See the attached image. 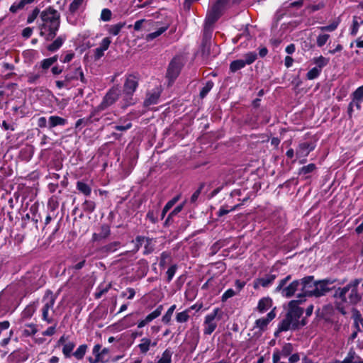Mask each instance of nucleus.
Listing matches in <instances>:
<instances>
[{
    "label": "nucleus",
    "instance_id": "1",
    "mask_svg": "<svg viewBox=\"0 0 363 363\" xmlns=\"http://www.w3.org/2000/svg\"><path fill=\"white\" fill-rule=\"evenodd\" d=\"M361 281L362 279H354L343 287H334L335 291L333 296L335 298L334 306L342 315L347 314L345 309L347 304L356 306L362 301V294L358 290Z\"/></svg>",
    "mask_w": 363,
    "mask_h": 363
},
{
    "label": "nucleus",
    "instance_id": "2",
    "mask_svg": "<svg viewBox=\"0 0 363 363\" xmlns=\"http://www.w3.org/2000/svg\"><path fill=\"white\" fill-rule=\"evenodd\" d=\"M42 23L39 25L40 35L46 41L52 40L60 29V13L52 6L47 7L40 13Z\"/></svg>",
    "mask_w": 363,
    "mask_h": 363
},
{
    "label": "nucleus",
    "instance_id": "3",
    "mask_svg": "<svg viewBox=\"0 0 363 363\" xmlns=\"http://www.w3.org/2000/svg\"><path fill=\"white\" fill-rule=\"evenodd\" d=\"M139 84V77L135 74L127 76L123 84V100L125 101V107L135 104L133 96L136 91Z\"/></svg>",
    "mask_w": 363,
    "mask_h": 363
},
{
    "label": "nucleus",
    "instance_id": "4",
    "mask_svg": "<svg viewBox=\"0 0 363 363\" xmlns=\"http://www.w3.org/2000/svg\"><path fill=\"white\" fill-rule=\"evenodd\" d=\"M121 91L118 87L113 86L108 90L103 97L101 102L94 109L101 114V112L114 104L119 99Z\"/></svg>",
    "mask_w": 363,
    "mask_h": 363
},
{
    "label": "nucleus",
    "instance_id": "5",
    "mask_svg": "<svg viewBox=\"0 0 363 363\" xmlns=\"http://www.w3.org/2000/svg\"><path fill=\"white\" fill-rule=\"evenodd\" d=\"M223 314V313L220 308H215L211 313L205 316L203 321V334L205 335H211L214 332L217 328V323L214 320L215 319L220 320Z\"/></svg>",
    "mask_w": 363,
    "mask_h": 363
},
{
    "label": "nucleus",
    "instance_id": "6",
    "mask_svg": "<svg viewBox=\"0 0 363 363\" xmlns=\"http://www.w3.org/2000/svg\"><path fill=\"white\" fill-rule=\"evenodd\" d=\"M244 59H238L230 62L229 65L230 73H235L243 69L246 65H252L257 59V54L255 51L248 52L243 55Z\"/></svg>",
    "mask_w": 363,
    "mask_h": 363
},
{
    "label": "nucleus",
    "instance_id": "7",
    "mask_svg": "<svg viewBox=\"0 0 363 363\" xmlns=\"http://www.w3.org/2000/svg\"><path fill=\"white\" fill-rule=\"evenodd\" d=\"M315 288V280L314 276L308 275L300 279V293L297 295L298 298L306 299V297L314 296L313 291Z\"/></svg>",
    "mask_w": 363,
    "mask_h": 363
},
{
    "label": "nucleus",
    "instance_id": "8",
    "mask_svg": "<svg viewBox=\"0 0 363 363\" xmlns=\"http://www.w3.org/2000/svg\"><path fill=\"white\" fill-rule=\"evenodd\" d=\"M228 0H217L211 6L206 17V23L214 24L222 16Z\"/></svg>",
    "mask_w": 363,
    "mask_h": 363
},
{
    "label": "nucleus",
    "instance_id": "9",
    "mask_svg": "<svg viewBox=\"0 0 363 363\" xmlns=\"http://www.w3.org/2000/svg\"><path fill=\"white\" fill-rule=\"evenodd\" d=\"M306 299L298 298L296 300H292L289 303V311L286 314H289L292 318V320H297L299 319L303 313V308L300 307L298 305L304 302Z\"/></svg>",
    "mask_w": 363,
    "mask_h": 363
},
{
    "label": "nucleus",
    "instance_id": "10",
    "mask_svg": "<svg viewBox=\"0 0 363 363\" xmlns=\"http://www.w3.org/2000/svg\"><path fill=\"white\" fill-rule=\"evenodd\" d=\"M181 69L182 65L179 59L174 57L168 65L166 77L169 81L174 82L180 74Z\"/></svg>",
    "mask_w": 363,
    "mask_h": 363
},
{
    "label": "nucleus",
    "instance_id": "11",
    "mask_svg": "<svg viewBox=\"0 0 363 363\" xmlns=\"http://www.w3.org/2000/svg\"><path fill=\"white\" fill-rule=\"evenodd\" d=\"M334 281V280L328 278L315 281V288L313 291L314 296L318 298L325 295L326 293L332 290V289L329 288L328 286L333 284Z\"/></svg>",
    "mask_w": 363,
    "mask_h": 363
},
{
    "label": "nucleus",
    "instance_id": "12",
    "mask_svg": "<svg viewBox=\"0 0 363 363\" xmlns=\"http://www.w3.org/2000/svg\"><path fill=\"white\" fill-rule=\"evenodd\" d=\"M100 118L101 114H99L94 108H93L89 116L79 118L76 121L75 128H82V127L89 125L94 122H98Z\"/></svg>",
    "mask_w": 363,
    "mask_h": 363
},
{
    "label": "nucleus",
    "instance_id": "13",
    "mask_svg": "<svg viewBox=\"0 0 363 363\" xmlns=\"http://www.w3.org/2000/svg\"><path fill=\"white\" fill-rule=\"evenodd\" d=\"M298 290H300V279H296L291 281L288 286L285 285L283 286L281 290H276V291L280 292L284 297L290 298Z\"/></svg>",
    "mask_w": 363,
    "mask_h": 363
},
{
    "label": "nucleus",
    "instance_id": "14",
    "mask_svg": "<svg viewBox=\"0 0 363 363\" xmlns=\"http://www.w3.org/2000/svg\"><path fill=\"white\" fill-rule=\"evenodd\" d=\"M92 354L101 360L100 363H107L109 362V350L106 347L101 349L100 344H96L92 349Z\"/></svg>",
    "mask_w": 363,
    "mask_h": 363
},
{
    "label": "nucleus",
    "instance_id": "15",
    "mask_svg": "<svg viewBox=\"0 0 363 363\" xmlns=\"http://www.w3.org/2000/svg\"><path fill=\"white\" fill-rule=\"evenodd\" d=\"M276 317L275 308L269 312L266 317L261 318L256 320L255 324V327L258 328L260 330H265L268 324Z\"/></svg>",
    "mask_w": 363,
    "mask_h": 363
},
{
    "label": "nucleus",
    "instance_id": "16",
    "mask_svg": "<svg viewBox=\"0 0 363 363\" xmlns=\"http://www.w3.org/2000/svg\"><path fill=\"white\" fill-rule=\"evenodd\" d=\"M162 310H163V306L162 305L158 306L157 308L155 311H153L152 313L148 314L145 318V319L138 322V328H142L145 325H146L147 323H150L151 321H152L153 320H155V318L159 317L161 315Z\"/></svg>",
    "mask_w": 363,
    "mask_h": 363
},
{
    "label": "nucleus",
    "instance_id": "17",
    "mask_svg": "<svg viewBox=\"0 0 363 363\" xmlns=\"http://www.w3.org/2000/svg\"><path fill=\"white\" fill-rule=\"evenodd\" d=\"M315 147V145L313 143L304 142L298 145L296 150L297 157H307L308 154L313 151Z\"/></svg>",
    "mask_w": 363,
    "mask_h": 363
},
{
    "label": "nucleus",
    "instance_id": "18",
    "mask_svg": "<svg viewBox=\"0 0 363 363\" xmlns=\"http://www.w3.org/2000/svg\"><path fill=\"white\" fill-rule=\"evenodd\" d=\"M160 94L161 91L158 89H155L152 92L147 93L143 102L144 106L148 107L151 105L157 104L160 97Z\"/></svg>",
    "mask_w": 363,
    "mask_h": 363
},
{
    "label": "nucleus",
    "instance_id": "19",
    "mask_svg": "<svg viewBox=\"0 0 363 363\" xmlns=\"http://www.w3.org/2000/svg\"><path fill=\"white\" fill-rule=\"evenodd\" d=\"M56 298H57V295L54 294L51 290L48 289L45 291V294L43 298V302L45 303L43 308H44L45 309H48V310L52 309L53 306L55 305Z\"/></svg>",
    "mask_w": 363,
    "mask_h": 363
},
{
    "label": "nucleus",
    "instance_id": "20",
    "mask_svg": "<svg viewBox=\"0 0 363 363\" xmlns=\"http://www.w3.org/2000/svg\"><path fill=\"white\" fill-rule=\"evenodd\" d=\"M276 278V274H266L264 277L258 278L255 281L254 287L256 289L258 287V285L264 288L267 287L274 282Z\"/></svg>",
    "mask_w": 363,
    "mask_h": 363
},
{
    "label": "nucleus",
    "instance_id": "21",
    "mask_svg": "<svg viewBox=\"0 0 363 363\" xmlns=\"http://www.w3.org/2000/svg\"><path fill=\"white\" fill-rule=\"evenodd\" d=\"M67 120L58 116H50L48 118V129L52 130L57 126H65Z\"/></svg>",
    "mask_w": 363,
    "mask_h": 363
},
{
    "label": "nucleus",
    "instance_id": "22",
    "mask_svg": "<svg viewBox=\"0 0 363 363\" xmlns=\"http://www.w3.org/2000/svg\"><path fill=\"white\" fill-rule=\"evenodd\" d=\"M66 40V36L65 35H61L57 37L52 43L49 44L47 46V50L49 52H55L57 51L63 45L65 41Z\"/></svg>",
    "mask_w": 363,
    "mask_h": 363
},
{
    "label": "nucleus",
    "instance_id": "23",
    "mask_svg": "<svg viewBox=\"0 0 363 363\" xmlns=\"http://www.w3.org/2000/svg\"><path fill=\"white\" fill-rule=\"evenodd\" d=\"M85 5L84 0H73L69 6L68 12L70 15L74 16L79 9H84Z\"/></svg>",
    "mask_w": 363,
    "mask_h": 363
},
{
    "label": "nucleus",
    "instance_id": "24",
    "mask_svg": "<svg viewBox=\"0 0 363 363\" xmlns=\"http://www.w3.org/2000/svg\"><path fill=\"white\" fill-rule=\"evenodd\" d=\"M272 306V300L269 297H264L259 299L257 304V310L259 313H264Z\"/></svg>",
    "mask_w": 363,
    "mask_h": 363
},
{
    "label": "nucleus",
    "instance_id": "25",
    "mask_svg": "<svg viewBox=\"0 0 363 363\" xmlns=\"http://www.w3.org/2000/svg\"><path fill=\"white\" fill-rule=\"evenodd\" d=\"M34 1H35V0H20L19 1H15L10 6L9 11L12 13H16L19 10L23 9L26 5L30 4Z\"/></svg>",
    "mask_w": 363,
    "mask_h": 363
},
{
    "label": "nucleus",
    "instance_id": "26",
    "mask_svg": "<svg viewBox=\"0 0 363 363\" xmlns=\"http://www.w3.org/2000/svg\"><path fill=\"white\" fill-rule=\"evenodd\" d=\"M186 335L188 337V343L193 346L194 348H196L200 339L198 329L191 330L188 331Z\"/></svg>",
    "mask_w": 363,
    "mask_h": 363
},
{
    "label": "nucleus",
    "instance_id": "27",
    "mask_svg": "<svg viewBox=\"0 0 363 363\" xmlns=\"http://www.w3.org/2000/svg\"><path fill=\"white\" fill-rule=\"evenodd\" d=\"M172 262V257L170 252L164 251L160 254L159 266L161 269H164Z\"/></svg>",
    "mask_w": 363,
    "mask_h": 363
},
{
    "label": "nucleus",
    "instance_id": "28",
    "mask_svg": "<svg viewBox=\"0 0 363 363\" xmlns=\"http://www.w3.org/2000/svg\"><path fill=\"white\" fill-rule=\"evenodd\" d=\"M25 326L27 328H25L22 330V334H21L22 337H31V336L34 335L35 333H37V332L38 331V326L35 323H28V324H26Z\"/></svg>",
    "mask_w": 363,
    "mask_h": 363
},
{
    "label": "nucleus",
    "instance_id": "29",
    "mask_svg": "<svg viewBox=\"0 0 363 363\" xmlns=\"http://www.w3.org/2000/svg\"><path fill=\"white\" fill-rule=\"evenodd\" d=\"M76 188L80 193L83 194L86 196H89L91 194V186L82 181L77 182Z\"/></svg>",
    "mask_w": 363,
    "mask_h": 363
},
{
    "label": "nucleus",
    "instance_id": "30",
    "mask_svg": "<svg viewBox=\"0 0 363 363\" xmlns=\"http://www.w3.org/2000/svg\"><path fill=\"white\" fill-rule=\"evenodd\" d=\"M292 323V318L289 314H286L285 318L279 323L278 327L279 331L286 332L291 330V324Z\"/></svg>",
    "mask_w": 363,
    "mask_h": 363
},
{
    "label": "nucleus",
    "instance_id": "31",
    "mask_svg": "<svg viewBox=\"0 0 363 363\" xmlns=\"http://www.w3.org/2000/svg\"><path fill=\"white\" fill-rule=\"evenodd\" d=\"M75 345V343L72 341H69L63 345L62 352L65 358H70L72 356V351Z\"/></svg>",
    "mask_w": 363,
    "mask_h": 363
},
{
    "label": "nucleus",
    "instance_id": "32",
    "mask_svg": "<svg viewBox=\"0 0 363 363\" xmlns=\"http://www.w3.org/2000/svg\"><path fill=\"white\" fill-rule=\"evenodd\" d=\"M150 344L152 340L148 337H143L141 339V342L138 345L140 353L145 354L150 350Z\"/></svg>",
    "mask_w": 363,
    "mask_h": 363
},
{
    "label": "nucleus",
    "instance_id": "33",
    "mask_svg": "<svg viewBox=\"0 0 363 363\" xmlns=\"http://www.w3.org/2000/svg\"><path fill=\"white\" fill-rule=\"evenodd\" d=\"M64 78L69 86L73 81L77 80V67L66 71L64 74Z\"/></svg>",
    "mask_w": 363,
    "mask_h": 363
},
{
    "label": "nucleus",
    "instance_id": "34",
    "mask_svg": "<svg viewBox=\"0 0 363 363\" xmlns=\"http://www.w3.org/2000/svg\"><path fill=\"white\" fill-rule=\"evenodd\" d=\"M240 206L241 204H236L230 208H229L227 205L221 206L218 211L216 213V215L218 217H222L231 211H235Z\"/></svg>",
    "mask_w": 363,
    "mask_h": 363
},
{
    "label": "nucleus",
    "instance_id": "35",
    "mask_svg": "<svg viewBox=\"0 0 363 363\" xmlns=\"http://www.w3.org/2000/svg\"><path fill=\"white\" fill-rule=\"evenodd\" d=\"M88 349V346L86 344L80 345L77 349L72 353V356H74L77 359L81 360L84 358L86 351Z\"/></svg>",
    "mask_w": 363,
    "mask_h": 363
},
{
    "label": "nucleus",
    "instance_id": "36",
    "mask_svg": "<svg viewBox=\"0 0 363 363\" xmlns=\"http://www.w3.org/2000/svg\"><path fill=\"white\" fill-rule=\"evenodd\" d=\"M30 213L31 214V220L35 224H37L39 221H41L42 218L40 214L38 213V206L37 204H33L30 207Z\"/></svg>",
    "mask_w": 363,
    "mask_h": 363
},
{
    "label": "nucleus",
    "instance_id": "37",
    "mask_svg": "<svg viewBox=\"0 0 363 363\" xmlns=\"http://www.w3.org/2000/svg\"><path fill=\"white\" fill-rule=\"evenodd\" d=\"M168 28H169V25H166V26L159 28L157 30L147 34L146 36V40L147 41L154 40L155 38L159 37L163 33H164L168 29Z\"/></svg>",
    "mask_w": 363,
    "mask_h": 363
},
{
    "label": "nucleus",
    "instance_id": "38",
    "mask_svg": "<svg viewBox=\"0 0 363 363\" xmlns=\"http://www.w3.org/2000/svg\"><path fill=\"white\" fill-rule=\"evenodd\" d=\"M111 287V284H108L106 286H104L103 284L99 285L96 289L94 298L96 299H99L104 294H105L109 291Z\"/></svg>",
    "mask_w": 363,
    "mask_h": 363
},
{
    "label": "nucleus",
    "instance_id": "39",
    "mask_svg": "<svg viewBox=\"0 0 363 363\" xmlns=\"http://www.w3.org/2000/svg\"><path fill=\"white\" fill-rule=\"evenodd\" d=\"M125 26V22H119L115 25H111L108 28V33L112 35H117Z\"/></svg>",
    "mask_w": 363,
    "mask_h": 363
},
{
    "label": "nucleus",
    "instance_id": "40",
    "mask_svg": "<svg viewBox=\"0 0 363 363\" xmlns=\"http://www.w3.org/2000/svg\"><path fill=\"white\" fill-rule=\"evenodd\" d=\"M132 126V123L129 120L125 119L124 120L123 124H116L113 126V128L117 131L125 132L130 129Z\"/></svg>",
    "mask_w": 363,
    "mask_h": 363
},
{
    "label": "nucleus",
    "instance_id": "41",
    "mask_svg": "<svg viewBox=\"0 0 363 363\" xmlns=\"http://www.w3.org/2000/svg\"><path fill=\"white\" fill-rule=\"evenodd\" d=\"M82 206L83 211L87 213H93L96 208V203L91 200H85Z\"/></svg>",
    "mask_w": 363,
    "mask_h": 363
},
{
    "label": "nucleus",
    "instance_id": "42",
    "mask_svg": "<svg viewBox=\"0 0 363 363\" xmlns=\"http://www.w3.org/2000/svg\"><path fill=\"white\" fill-rule=\"evenodd\" d=\"M294 350L293 345L290 342L284 343L283 345L281 350L279 351L280 357H286L291 354Z\"/></svg>",
    "mask_w": 363,
    "mask_h": 363
},
{
    "label": "nucleus",
    "instance_id": "43",
    "mask_svg": "<svg viewBox=\"0 0 363 363\" xmlns=\"http://www.w3.org/2000/svg\"><path fill=\"white\" fill-rule=\"evenodd\" d=\"M144 242H145V244L144 245L143 255H147L151 254L155 250V247L152 243V238L146 237L145 241Z\"/></svg>",
    "mask_w": 363,
    "mask_h": 363
},
{
    "label": "nucleus",
    "instance_id": "44",
    "mask_svg": "<svg viewBox=\"0 0 363 363\" xmlns=\"http://www.w3.org/2000/svg\"><path fill=\"white\" fill-rule=\"evenodd\" d=\"M329 58H326L322 55L313 58V62L316 65L315 67H318L320 70L329 63Z\"/></svg>",
    "mask_w": 363,
    "mask_h": 363
},
{
    "label": "nucleus",
    "instance_id": "45",
    "mask_svg": "<svg viewBox=\"0 0 363 363\" xmlns=\"http://www.w3.org/2000/svg\"><path fill=\"white\" fill-rule=\"evenodd\" d=\"M172 352L169 348L166 349L162 354L161 358L157 361L158 363H171Z\"/></svg>",
    "mask_w": 363,
    "mask_h": 363
},
{
    "label": "nucleus",
    "instance_id": "46",
    "mask_svg": "<svg viewBox=\"0 0 363 363\" xmlns=\"http://www.w3.org/2000/svg\"><path fill=\"white\" fill-rule=\"evenodd\" d=\"M214 83L211 80H208L206 82L205 85L202 87V89L200 91L199 96L201 99L205 98L208 92L212 89L213 87Z\"/></svg>",
    "mask_w": 363,
    "mask_h": 363
},
{
    "label": "nucleus",
    "instance_id": "47",
    "mask_svg": "<svg viewBox=\"0 0 363 363\" xmlns=\"http://www.w3.org/2000/svg\"><path fill=\"white\" fill-rule=\"evenodd\" d=\"M53 66V64L48 60L45 58L39 62V67L41 69V74H46L48 70Z\"/></svg>",
    "mask_w": 363,
    "mask_h": 363
},
{
    "label": "nucleus",
    "instance_id": "48",
    "mask_svg": "<svg viewBox=\"0 0 363 363\" xmlns=\"http://www.w3.org/2000/svg\"><path fill=\"white\" fill-rule=\"evenodd\" d=\"M178 269L177 264H172L166 272V281L170 283L175 275V273Z\"/></svg>",
    "mask_w": 363,
    "mask_h": 363
},
{
    "label": "nucleus",
    "instance_id": "49",
    "mask_svg": "<svg viewBox=\"0 0 363 363\" xmlns=\"http://www.w3.org/2000/svg\"><path fill=\"white\" fill-rule=\"evenodd\" d=\"M175 308H176V305L171 306L168 308V310L167 311L165 314L162 316V321L164 324H169V322L171 321V319H172V314H173Z\"/></svg>",
    "mask_w": 363,
    "mask_h": 363
},
{
    "label": "nucleus",
    "instance_id": "50",
    "mask_svg": "<svg viewBox=\"0 0 363 363\" xmlns=\"http://www.w3.org/2000/svg\"><path fill=\"white\" fill-rule=\"evenodd\" d=\"M330 38V35L326 33H320L317 36L316 45L318 48L324 46Z\"/></svg>",
    "mask_w": 363,
    "mask_h": 363
},
{
    "label": "nucleus",
    "instance_id": "51",
    "mask_svg": "<svg viewBox=\"0 0 363 363\" xmlns=\"http://www.w3.org/2000/svg\"><path fill=\"white\" fill-rule=\"evenodd\" d=\"M316 169V166L313 163L308 164V165L301 167L298 170L299 175H306L313 172Z\"/></svg>",
    "mask_w": 363,
    "mask_h": 363
},
{
    "label": "nucleus",
    "instance_id": "52",
    "mask_svg": "<svg viewBox=\"0 0 363 363\" xmlns=\"http://www.w3.org/2000/svg\"><path fill=\"white\" fill-rule=\"evenodd\" d=\"M340 23V21H333L330 24L319 27L322 32H333L335 30Z\"/></svg>",
    "mask_w": 363,
    "mask_h": 363
},
{
    "label": "nucleus",
    "instance_id": "53",
    "mask_svg": "<svg viewBox=\"0 0 363 363\" xmlns=\"http://www.w3.org/2000/svg\"><path fill=\"white\" fill-rule=\"evenodd\" d=\"M321 73V70L318 67H313L306 74V78L308 80H313L318 78Z\"/></svg>",
    "mask_w": 363,
    "mask_h": 363
},
{
    "label": "nucleus",
    "instance_id": "54",
    "mask_svg": "<svg viewBox=\"0 0 363 363\" xmlns=\"http://www.w3.org/2000/svg\"><path fill=\"white\" fill-rule=\"evenodd\" d=\"M223 246V241L218 240L216 242H214L209 249V255L213 256L215 255L220 249Z\"/></svg>",
    "mask_w": 363,
    "mask_h": 363
},
{
    "label": "nucleus",
    "instance_id": "55",
    "mask_svg": "<svg viewBox=\"0 0 363 363\" xmlns=\"http://www.w3.org/2000/svg\"><path fill=\"white\" fill-rule=\"evenodd\" d=\"M103 240L106 239L111 235L110 226L107 224L101 225L100 232L99 233Z\"/></svg>",
    "mask_w": 363,
    "mask_h": 363
},
{
    "label": "nucleus",
    "instance_id": "56",
    "mask_svg": "<svg viewBox=\"0 0 363 363\" xmlns=\"http://www.w3.org/2000/svg\"><path fill=\"white\" fill-rule=\"evenodd\" d=\"M352 313H353V318H354V326L356 329H357V331H361L359 325V321L360 319H362V315L359 310L357 308L352 309Z\"/></svg>",
    "mask_w": 363,
    "mask_h": 363
},
{
    "label": "nucleus",
    "instance_id": "57",
    "mask_svg": "<svg viewBox=\"0 0 363 363\" xmlns=\"http://www.w3.org/2000/svg\"><path fill=\"white\" fill-rule=\"evenodd\" d=\"M35 313V309L32 306H27L21 313L22 319L30 318Z\"/></svg>",
    "mask_w": 363,
    "mask_h": 363
},
{
    "label": "nucleus",
    "instance_id": "58",
    "mask_svg": "<svg viewBox=\"0 0 363 363\" xmlns=\"http://www.w3.org/2000/svg\"><path fill=\"white\" fill-rule=\"evenodd\" d=\"M146 237L142 235H138L135 237V240L133 241L135 243V247L133 251L138 252L140 248L142 247L143 244L145 241Z\"/></svg>",
    "mask_w": 363,
    "mask_h": 363
},
{
    "label": "nucleus",
    "instance_id": "59",
    "mask_svg": "<svg viewBox=\"0 0 363 363\" xmlns=\"http://www.w3.org/2000/svg\"><path fill=\"white\" fill-rule=\"evenodd\" d=\"M351 97L356 101H363V84L352 92Z\"/></svg>",
    "mask_w": 363,
    "mask_h": 363
},
{
    "label": "nucleus",
    "instance_id": "60",
    "mask_svg": "<svg viewBox=\"0 0 363 363\" xmlns=\"http://www.w3.org/2000/svg\"><path fill=\"white\" fill-rule=\"evenodd\" d=\"M204 187H205V183L204 182H201L199 184L198 189L191 195V199H190L191 203H195L197 201L199 196H200V194H201V191H202V190L203 189Z\"/></svg>",
    "mask_w": 363,
    "mask_h": 363
},
{
    "label": "nucleus",
    "instance_id": "61",
    "mask_svg": "<svg viewBox=\"0 0 363 363\" xmlns=\"http://www.w3.org/2000/svg\"><path fill=\"white\" fill-rule=\"evenodd\" d=\"M189 318V315L188 313V310L177 313L176 315V320L178 323H186L188 321Z\"/></svg>",
    "mask_w": 363,
    "mask_h": 363
},
{
    "label": "nucleus",
    "instance_id": "62",
    "mask_svg": "<svg viewBox=\"0 0 363 363\" xmlns=\"http://www.w3.org/2000/svg\"><path fill=\"white\" fill-rule=\"evenodd\" d=\"M146 218L152 223L155 224L158 222V212L150 210L146 214Z\"/></svg>",
    "mask_w": 363,
    "mask_h": 363
},
{
    "label": "nucleus",
    "instance_id": "63",
    "mask_svg": "<svg viewBox=\"0 0 363 363\" xmlns=\"http://www.w3.org/2000/svg\"><path fill=\"white\" fill-rule=\"evenodd\" d=\"M120 245V242L114 241L104 246L103 250L105 252H114L118 249Z\"/></svg>",
    "mask_w": 363,
    "mask_h": 363
},
{
    "label": "nucleus",
    "instance_id": "64",
    "mask_svg": "<svg viewBox=\"0 0 363 363\" xmlns=\"http://www.w3.org/2000/svg\"><path fill=\"white\" fill-rule=\"evenodd\" d=\"M40 77H41V74L40 72H38V73H34V72L28 73L27 74V77H28L27 82L30 84H35L38 81V79H40Z\"/></svg>",
    "mask_w": 363,
    "mask_h": 363
}]
</instances>
